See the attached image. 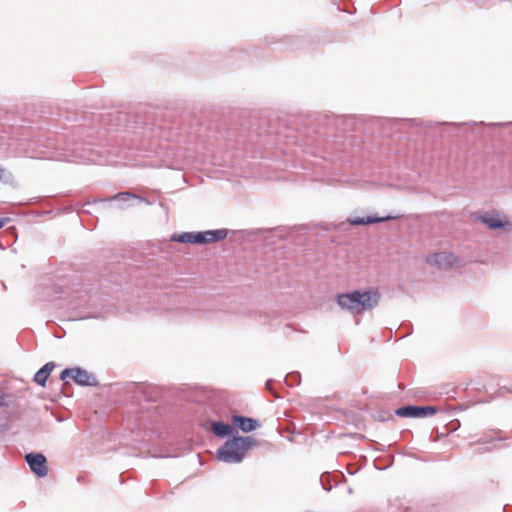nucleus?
Listing matches in <instances>:
<instances>
[{
	"label": "nucleus",
	"instance_id": "nucleus-4",
	"mask_svg": "<svg viewBox=\"0 0 512 512\" xmlns=\"http://www.w3.org/2000/svg\"><path fill=\"white\" fill-rule=\"evenodd\" d=\"M426 262L438 269L446 270L455 266L458 260L456 256L450 252H437L428 255Z\"/></svg>",
	"mask_w": 512,
	"mask_h": 512
},
{
	"label": "nucleus",
	"instance_id": "nucleus-15",
	"mask_svg": "<svg viewBox=\"0 0 512 512\" xmlns=\"http://www.w3.org/2000/svg\"><path fill=\"white\" fill-rule=\"evenodd\" d=\"M8 173L5 168L0 165V182H6Z\"/></svg>",
	"mask_w": 512,
	"mask_h": 512
},
{
	"label": "nucleus",
	"instance_id": "nucleus-17",
	"mask_svg": "<svg viewBox=\"0 0 512 512\" xmlns=\"http://www.w3.org/2000/svg\"><path fill=\"white\" fill-rule=\"evenodd\" d=\"M3 403V398L2 396L0 395V405Z\"/></svg>",
	"mask_w": 512,
	"mask_h": 512
},
{
	"label": "nucleus",
	"instance_id": "nucleus-16",
	"mask_svg": "<svg viewBox=\"0 0 512 512\" xmlns=\"http://www.w3.org/2000/svg\"><path fill=\"white\" fill-rule=\"evenodd\" d=\"M7 220L6 219H0V229L2 227H4V225L6 224Z\"/></svg>",
	"mask_w": 512,
	"mask_h": 512
},
{
	"label": "nucleus",
	"instance_id": "nucleus-11",
	"mask_svg": "<svg viewBox=\"0 0 512 512\" xmlns=\"http://www.w3.org/2000/svg\"><path fill=\"white\" fill-rule=\"evenodd\" d=\"M55 368L53 362L46 363L40 370H38L34 376V381L40 386H45L48 377Z\"/></svg>",
	"mask_w": 512,
	"mask_h": 512
},
{
	"label": "nucleus",
	"instance_id": "nucleus-10",
	"mask_svg": "<svg viewBox=\"0 0 512 512\" xmlns=\"http://www.w3.org/2000/svg\"><path fill=\"white\" fill-rule=\"evenodd\" d=\"M481 221L490 229L511 227L509 221L501 219L498 215L483 216Z\"/></svg>",
	"mask_w": 512,
	"mask_h": 512
},
{
	"label": "nucleus",
	"instance_id": "nucleus-14",
	"mask_svg": "<svg viewBox=\"0 0 512 512\" xmlns=\"http://www.w3.org/2000/svg\"><path fill=\"white\" fill-rule=\"evenodd\" d=\"M113 198L127 201L131 198H136V196L132 193L124 192V193H119V194L115 195Z\"/></svg>",
	"mask_w": 512,
	"mask_h": 512
},
{
	"label": "nucleus",
	"instance_id": "nucleus-6",
	"mask_svg": "<svg viewBox=\"0 0 512 512\" xmlns=\"http://www.w3.org/2000/svg\"><path fill=\"white\" fill-rule=\"evenodd\" d=\"M436 413V408L432 406H404L396 410V415L400 417L422 418L432 416Z\"/></svg>",
	"mask_w": 512,
	"mask_h": 512
},
{
	"label": "nucleus",
	"instance_id": "nucleus-8",
	"mask_svg": "<svg viewBox=\"0 0 512 512\" xmlns=\"http://www.w3.org/2000/svg\"><path fill=\"white\" fill-rule=\"evenodd\" d=\"M506 436L503 435V431L500 429H489L485 431L481 437L475 442V444L486 445L490 444L493 441H503L506 440Z\"/></svg>",
	"mask_w": 512,
	"mask_h": 512
},
{
	"label": "nucleus",
	"instance_id": "nucleus-1",
	"mask_svg": "<svg viewBox=\"0 0 512 512\" xmlns=\"http://www.w3.org/2000/svg\"><path fill=\"white\" fill-rule=\"evenodd\" d=\"M381 293L378 288L371 287L366 290H353L336 295L337 305L345 311L359 315L371 311L378 306Z\"/></svg>",
	"mask_w": 512,
	"mask_h": 512
},
{
	"label": "nucleus",
	"instance_id": "nucleus-5",
	"mask_svg": "<svg viewBox=\"0 0 512 512\" xmlns=\"http://www.w3.org/2000/svg\"><path fill=\"white\" fill-rule=\"evenodd\" d=\"M67 378H71L75 383L85 386L94 385L96 383L95 378L86 370L81 368H69L63 370L61 373V379L65 380Z\"/></svg>",
	"mask_w": 512,
	"mask_h": 512
},
{
	"label": "nucleus",
	"instance_id": "nucleus-3",
	"mask_svg": "<svg viewBox=\"0 0 512 512\" xmlns=\"http://www.w3.org/2000/svg\"><path fill=\"white\" fill-rule=\"evenodd\" d=\"M227 230H208L204 232H186L174 235L172 240L180 243L205 244L214 243L227 237Z\"/></svg>",
	"mask_w": 512,
	"mask_h": 512
},
{
	"label": "nucleus",
	"instance_id": "nucleus-2",
	"mask_svg": "<svg viewBox=\"0 0 512 512\" xmlns=\"http://www.w3.org/2000/svg\"><path fill=\"white\" fill-rule=\"evenodd\" d=\"M254 444L253 437H233L218 450L217 456L222 461L237 463L242 461L247 450Z\"/></svg>",
	"mask_w": 512,
	"mask_h": 512
},
{
	"label": "nucleus",
	"instance_id": "nucleus-9",
	"mask_svg": "<svg viewBox=\"0 0 512 512\" xmlns=\"http://www.w3.org/2000/svg\"><path fill=\"white\" fill-rule=\"evenodd\" d=\"M232 422L244 432L253 431L258 426V423L254 419L244 416H233Z\"/></svg>",
	"mask_w": 512,
	"mask_h": 512
},
{
	"label": "nucleus",
	"instance_id": "nucleus-7",
	"mask_svg": "<svg viewBox=\"0 0 512 512\" xmlns=\"http://www.w3.org/2000/svg\"><path fill=\"white\" fill-rule=\"evenodd\" d=\"M31 470L39 477H44L48 473L46 458L40 453H29L25 456Z\"/></svg>",
	"mask_w": 512,
	"mask_h": 512
},
{
	"label": "nucleus",
	"instance_id": "nucleus-13",
	"mask_svg": "<svg viewBox=\"0 0 512 512\" xmlns=\"http://www.w3.org/2000/svg\"><path fill=\"white\" fill-rule=\"evenodd\" d=\"M213 433L217 436L224 437L232 433V426L222 422H213L211 424Z\"/></svg>",
	"mask_w": 512,
	"mask_h": 512
},
{
	"label": "nucleus",
	"instance_id": "nucleus-12",
	"mask_svg": "<svg viewBox=\"0 0 512 512\" xmlns=\"http://www.w3.org/2000/svg\"><path fill=\"white\" fill-rule=\"evenodd\" d=\"M392 218L393 217H390V216H387V217H373V216L355 217V218L348 219V223L351 225H354V226L355 225H369V224H374V223H379V222H383L386 220H390Z\"/></svg>",
	"mask_w": 512,
	"mask_h": 512
}]
</instances>
